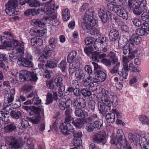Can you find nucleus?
<instances>
[{"label": "nucleus", "instance_id": "5701e85b", "mask_svg": "<svg viewBox=\"0 0 149 149\" xmlns=\"http://www.w3.org/2000/svg\"><path fill=\"white\" fill-rule=\"evenodd\" d=\"M21 102L17 100L16 101L15 103H11L9 105H7L6 106V107H4L3 108V110L5 109L6 112H9V111L11 110V109L9 107V105L12 106L13 109H16L19 107L21 106Z\"/></svg>", "mask_w": 149, "mask_h": 149}, {"label": "nucleus", "instance_id": "cd10ccee", "mask_svg": "<svg viewBox=\"0 0 149 149\" xmlns=\"http://www.w3.org/2000/svg\"><path fill=\"white\" fill-rule=\"evenodd\" d=\"M71 132L73 134L74 138V139L81 138L82 136V134L79 129L77 128L74 129L72 128Z\"/></svg>", "mask_w": 149, "mask_h": 149}, {"label": "nucleus", "instance_id": "1a4fd4ad", "mask_svg": "<svg viewBox=\"0 0 149 149\" xmlns=\"http://www.w3.org/2000/svg\"><path fill=\"white\" fill-rule=\"evenodd\" d=\"M107 39L104 37L99 38H97L94 42V47L97 50H101V46L104 45V46L107 45Z\"/></svg>", "mask_w": 149, "mask_h": 149}, {"label": "nucleus", "instance_id": "6e6d98bb", "mask_svg": "<svg viewBox=\"0 0 149 149\" xmlns=\"http://www.w3.org/2000/svg\"><path fill=\"white\" fill-rule=\"evenodd\" d=\"M139 119L143 124H149V119L147 117L144 115H141L139 117Z\"/></svg>", "mask_w": 149, "mask_h": 149}, {"label": "nucleus", "instance_id": "9b49d317", "mask_svg": "<svg viewBox=\"0 0 149 149\" xmlns=\"http://www.w3.org/2000/svg\"><path fill=\"white\" fill-rule=\"evenodd\" d=\"M72 126L70 124L63 123L60 126L59 129L61 132L63 134L68 135L72 131Z\"/></svg>", "mask_w": 149, "mask_h": 149}, {"label": "nucleus", "instance_id": "4c0bfd02", "mask_svg": "<svg viewBox=\"0 0 149 149\" xmlns=\"http://www.w3.org/2000/svg\"><path fill=\"white\" fill-rule=\"evenodd\" d=\"M77 55V52L74 51L71 52L68 54L67 57L68 62L70 63H72L73 59L76 57Z\"/></svg>", "mask_w": 149, "mask_h": 149}, {"label": "nucleus", "instance_id": "c9c22d12", "mask_svg": "<svg viewBox=\"0 0 149 149\" xmlns=\"http://www.w3.org/2000/svg\"><path fill=\"white\" fill-rule=\"evenodd\" d=\"M94 77H92L90 75L87 77L84 81L83 85L85 87L89 86L93 83H95L93 81Z\"/></svg>", "mask_w": 149, "mask_h": 149}, {"label": "nucleus", "instance_id": "e2e57ef3", "mask_svg": "<svg viewBox=\"0 0 149 149\" xmlns=\"http://www.w3.org/2000/svg\"><path fill=\"white\" fill-rule=\"evenodd\" d=\"M93 47L90 45L88 47H86L84 48V51L85 52L88 56L91 55L93 52Z\"/></svg>", "mask_w": 149, "mask_h": 149}, {"label": "nucleus", "instance_id": "473e14b6", "mask_svg": "<svg viewBox=\"0 0 149 149\" xmlns=\"http://www.w3.org/2000/svg\"><path fill=\"white\" fill-rule=\"evenodd\" d=\"M54 82L56 86L59 88H64L63 85V79L62 78L60 77H57L54 79Z\"/></svg>", "mask_w": 149, "mask_h": 149}, {"label": "nucleus", "instance_id": "7c9ffc66", "mask_svg": "<svg viewBox=\"0 0 149 149\" xmlns=\"http://www.w3.org/2000/svg\"><path fill=\"white\" fill-rule=\"evenodd\" d=\"M130 45V44L127 42L126 45L122 47L121 50L124 55H126L128 52H129L130 51L134 49V48L133 47H131Z\"/></svg>", "mask_w": 149, "mask_h": 149}, {"label": "nucleus", "instance_id": "a878e982", "mask_svg": "<svg viewBox=\"0 0 149 149\" xmlns=\"http://www.w3.org/2000/svg\"><path fill=\"white\" fill-rule=\"evenodd\" d=\"M139 142L141 149H148V142L145 137L140 138Z\"/></svg>", "mask_w": 149, "mask_h": 149}, {"label": "nucleus", "instance_id": "5fc2aeb1", "mask_svg": "<svg viewBox=\"0 0 149 149\" xmlns=\"http://www.w3.org/2000/svg\"><path fill=\"white\" fill-rule=\"evenodd\" d=\"M24 14L26 16H28L29 15L34 16L36 14V13L35 12V9H28L27 10H26L25 11L24 13Z\"/></svg>", "mask_w": 149, "mask_h": 149}, {"label": "nucleus", "instance_id": "79ce46f5", "mask_svg": "<svg viewBox=\"0 0 149 149\" xmlns=\"http://www.w3.org/2000/svg\"><path fill=\"white\" fill-rule=\"evenodd\" d=\"M136 34H132V36L129 39L128 42L130 44L131 47H133L134 48L135 46L134 43H135L136 40Z\"/></svg>", "mask_w": 149, "mask_h": 149}, {"label": "nucleus", "instance_id": "bb28decb", "mask_svg": "<svg viewBox=\"0 0 149 149\" xmlns=\"http://www.w3.org/2000/svg\"><path fill=\"white\" fill-rule=\"evenodd\" d=\"M27 2L31 7H38L42 5L39 0H27Z\"/></svg>", "mask_w": 149, "mask_h": 149}, {"label": "nucleus", "instance_id": "774afa93", "mask_svg": "<svg viewBox=\"0 0 149 149\" xmlns=\"http://www.w3.org/2000/svg\"><path fill=\"white\" fill-rule=\"evenodd\" d=\"M24 47H18L17 49L16 54L18 55V56L22 57L24 55Z\"/></svg>", "mask_w": 149, "mask_h": 149}, {"label": "nucleus", "instance_id": "f704fd0d", "mask_svg": "<svg viewBox=\"0 0 149 149\" xmlns=\"http://www.w3.org/2000/svg\"><path fill=\"white\" fill-rule=\"evenodd\" d=\"M16 127L14 123H13L7 124L5 127L6 131L8 132H12L15 131Z\"/></svg>", "mask_w": 149, "mask_h": 149}, {"label": "nucleus", "instance_id": "39448f33", "mask_svg": "<svg viewBox=\"0 0 149 149\" xmlns=\"http://www.w3.org/2000/svg\"><path fill=\"white\" fill-rule=\"evenodd\" d=\"M106 134L104 132H99L95 134L93 136L94 142L96 143H101L103 145L107 141Z\"/></svg>", "mask_w": 149, "mask_h": 149}, {"label": "nucleus", "instance_id": "6ab92c4d", "mask_svg": "<svg viewBox=\"0 0 149 149\" xmlns=\"http://www.w3.org/2000/svg\"><path fill=\"white\" fill-rule=\"evenodd\" d=\"M101 52H94L92 53L91 57L93 61H99V59L106 57V54L103 53L100 54Z\"/></svg>", "mask_w": 149, "mask_h": 149}, {"label": "nucleus", "instance_id": "4be33fe9", "mask_svg": "<svg viewBox=\"0 0 149 149\" xmlns=\"http://www.w3.org/2000/svg\"><path fill=\"white\" fill-rule=\"evenodd\" d=\"M75 75L78 81L83 80L85 77V75L84 71L79 69L76 70L75 73Z\"/></svg>", "mask_w": 149, "mask_h": 149}, {"label": "nucleus", "instance_id": "ddd939ff", "mask_svg": "<svg viewBox=\"0 0 149 149\" xmlns=\"http://www.w3.org/2000/svg\"><path fill=\"white\" fill-rule=\"evenodd\" d=\"M72 105L77 109H82L86 106V102L84 99L82 98H78L74 101Z\"/></svg>", "mask_w": 149, "mask_h": 149}, {"label": "nucleus", "instance_id": "9d476101", "mask_svg": "<svg viewBox=\"0 0 149 149\" xmlns=\"http://www.w3.org/2000/svg\"><path fill=\"white\" fill-rule=\"evenodd\" d=\"M95 76L93 81L95 83L102 82L106 79V75L105 73L101 70H97L95 72Z\"/></svg>", "mask_w": 149, "mask_h": 149}, {"label": "nucleus", "instance_id": "052dcab7", "mask_svg": "<svg viewBox=\"0 0 149 149\" xmlns=\"http://www.w3.org/2000/svg\"><path fill=\"white\" fill-rule=\"evenodd\" d=\"M21 125L23 128L27 129H29L30 126L28 120L23 119L21 120Z\"/></svg>", "mask_w": 149, "mask_h": 149}, {"label": "nucleus", "instance_id": "69168bd1", "mask_svg": "<svg viewBox=\"0 0 149 149\" xmlns=\"http://www.w3.org/2000/svg\"><path fill=\"white\" fill-rule=\"evenodd\" d=\"M53 99L52 94L48 93L47 94L45 104L47 105L51 103L53 101Z\"/></svg>", "mask_w": 149, "mask_h": 149}, {"label": "nucleus", "instance_id": "423d86ee", "mask_svg": "<svg viewBox=\"0 0 149 149\" xmlns=\"http://www.w3.org/2000/svg\"><path fill=\"white\" fill-rule=\"evenodd\" d=\"M98 15L101 21L104 23H106L109 18L111 19L113 16L109 11H108L106 13L103 10L101 9L98 11Z\"/></svg>", "mask_w": 149, "mask_h": 149}, {"label": "nucleus", "instance_id": "a18cd8bd", "mask_svg": "<svg viewBox=\"0 0 149 149\" xmlns=\"http://www.w3.org/2000/svg\"><path fill=\"white\" fill-rule=\"evenodd\" d=\"M97 130L102 128L103 126V121L101 120H98L94 122Z\"/></svg>", "mask_w": 149, "mask_h": 149}, {"label": "nucleus", "instance_id": "c756f323", "mask_svg": "<svg viewBox=\"0 0 149 149\" xmlns=\"http://www.w3.org/2000/svg\"><path fill=\"white\" fill-rule=\"evenodd\" d=\"M28 73L29 71L26 70L22 71L19 75V81L21 82H23L24 81H27L26 78Z\"/></svg>", "mask_w": 149, "mask_h": 149}, {"label": "nucleus", "instance_id": "0e129e2a", "mask_svg": "<svg viewBox=\"0 0 149 149\" xmlns=\"http://www.w3.org/2000/svg\"><path fill=\"white\" fill-rule=\"evenodd\" d=\"M101 62L107 66H110L112 64L109 59L105 58H102L101 60Z\"/></svg>", "mask_w": 149, "mask_h": 149}, {"label": "nucleus", "instance_id": "f257e3e1", "mask_svg": "<svg viewBox=\"0 0 149 149\" xmlns=\"http://www.w3.org/2000/svg\"><path fill=\"white\" fill-rule=\"evenodd\" d=\"M102 92L103 95L101 100L102 103L99 102L98 107L100 113L105 116L111 106L116 107L118 102L117 96L113 92L104 89H102Z\"/></svg>", "mask_w": 149, "mask_h": 149}, {"label": "nucleus", "instance_id": "09e8293b", "mask_svg": "<svg viewBox=\"0 0 149 149\" xmlns=\"http://www.w3.org/2000/svg\"><path fill=\"white\" fill-rule=\"evenodd\" d=\"M133 13L137 15H140L144 11L142 10L139 6L137 5L132 10Z\"/></svg>", "mask_w": 149, "mask_h": 149}, {"label": "nucleus", "instance_id": "4d7b16f0", "mask_svg": "<svg viewBox=\"0 0 149 149\" xmlns=\"http://www.w3.org/2000/svg\"><path fill=\"white\" fill-rule=\"evenodd\" d=\"M56 63L53 61H48L47 63L45 64L47 68H53L56 66Z\"/></svg>", "mask_w": 149, "mask_h": 149}, {"label": "nucleus", "instance_id": "72a5a7b5", "mask_svg": "<svg viewBox=\"0 0 149 149\" xmlns=\"http://www.w3.org/2000/svg\"><path fill=\"white\" fill-rule=\"evenodd\" d=\"M7 38V37L0 36V42L6 46L10 47L11 46V41Z\"/></svg>", "mask_w": 149, "mask_h": 149}, {"label": "nucleus", "instance_id": "2f4dec72", "mask_svg": "<svg viewBox=\"0 0 149 149\" xmlns=\"http://www.w3.org/2000/svg\"><path fill=\"white\" fill-rule=\"evenodd\" d=\"M63 19L64 21H67L70 19V17L69 10L68 8L63 10L62 13Z\"/></svg>", "mask_w": 149, "mask_h": 149}, {"label": "nucleus", "instance_id": "393cba45", "mask_svg": "<svg viewBox=\"0 0 149 149\" xmlns=\"http://www.w3.org/2000/svg\"><path fill=\"white\" fill-rule=\"evenodd\" d=\"M31 45L32 46L35 45L37 47H38L42 45L43 42L42 40L36 38H31Z\"/></svg>", "mask_w": 149, "mask_h": 149}, {"label": "nucleus", "instance_id": "338daca9", "mask_svg": "<svg viewBox=\"0 0 149 149\" xmlns=\"http://www.w3.org/2000/svg\"><path fill=\"white\" fill-rule=\"evenodd\" d=\"M136 35L138 36H143L145 35L146 32L143 28H138L136 30Z\"/></svg>", "mask_w": 149, "mask_h": 149}, {"label": "nucleus", "instance_id": "bf43d9fd", "mask_svg": "<svg viewBox=\"0 0 149 149\" xmlns=\"http://www.w3.org/2000/svg\"><path fill=\"white\" fill-rule=\"evenodd\" d=\"M82 95L85 97L89 96L91 95L92 93L91 91L86 88H84L81 91Z\"/></svg>", "mask_w": 149, "mask_h": 149}, {"label": "nucleus", "instance_id": "864d4df0", "mask_svg": "<svg viewBox=\"0 0 149 149\" xmlns=\"http://www.w3.org/2000/svg\"><path fill=\"white\" fill-rule=\"evenodd\" d=\"M41 100L39 97L36 96L33 98L32 100V104L34 105L38 106L41 103Z\"/></svg>", "mask_w": 149, "mask_h": 149}, {"label": "nucleus", "instance_id": "8fccbe9b", "mask_svg": "<svg viewBox=\"0 0 149 149\" xmlns=\"http://www.w3.org/2000/svg\"><path fill=\"white\" fill-rule=\"evenodd\" d=\"M73 144L75 146L79 147L82 145V140L81 138L73 139Z\"/></svg>", "mask_w": 149, "mask_h": 149}, {"label": "nucleus", "instance_id": "dca6fc26", "mask_svg": "<svg viewBox=\"0 0 149 149\" xmlns=\"http://www.w3.org/2000/svg\"><path fill=\"white\" fill-rule=\"evenodd\" d=\"M137 50H131L128 53V55L127 56H123L122 62H125L126 64L127 63H129L130 61L134 59L135 57L136 54V53Z\"/></svg>", "mask_w": 149, "mask_h": 149}, {"label": "nucleus", "instance_id": "a19ab883", "mask_svg": "<svg viewBox=\"0 0 149 149\" xmlns=\"http://www.w3.org/2000/svg\"><path fill=\"white\" fill-rule=\"evenodd\" d=\"M141 18L144 21L149 22V10H146L141 15Z\"/></svg>", "mask_w": 149, "mask_h": 149}, {"label": "nucleus", "instance_id": "a211bd4d", "mask_svg": "<svg viewBox=\"0 0 149 149\" xmlns=\"http://www.w3.org/2000/svg\"><path fill=\"white\" fill-rule=\"evenodd\" d=\"M119 33L118 30L113 29L111 30L109 33V38L112 41H115L119 37Z\"/></svg>", "mask_w": 149, "mask_h": 149}, {"label": "nucleus", "instance_id": "7ed1b4c3", "mask_svg": "<svg viewBox=\"0 0 149 149\" xmlns=\"http://www.w3.org/2000/svg\"><path fill=\"white\" fill-rule=\"evenodd\" d=\"M117 134L116 136L111 137L110 141L111 144L116 145L117 149H132L127 139L125 137L122 130L118 129Z\"/></svg>", "mask_w": 149, "mask_h": 149}, {"label": "nucleus", "instance_id": "58836bf2", "mask_svg": "<svg viewBox=\"0 0 149 149\" xmlns=\"http://www.w3.org/2000/svg\"><path fill=\"white\" fill-rule=\"evenodd\" d=\"M106 120L108 123H113L115 119V116L113 113H108L105 115Z\"/></svg>", "mask_w": 149, "mask_h": 149}, {"label": "nucleus", "instance_id": "b1692460", "mask_svg": "<svg viewBox=\"0 0 149 149\" xmlns=\"http://www.w3.org/2000/svg\"><path fill=\"white\" fill-rule=\"evenodd\" d=\"M10 115L14 119H18L22 118L23 113L21 111H11Z\"/></svg>", "mask_w": 149, "mask_h": 149}, {"label": "nucleus", "instance_id": "3c124183", "mask_svg": "<svg viewBox=\"0 0 149 149\" xmlns=\"http://www.w3.org/2000/svg\"><path fill=\"white\" fill-rule=\"evenodd\" d=\"M9 116V114L8 113L4 112L3 111H0V118L2 119V121L3 120L5 122L7 121Z\"/></svg>", "mask_w": 149, "mask_h": 149}, {"label": "nucleus", "instance_id": "603ef678", "mask_svg": "<svg viewBox=\"0 0 149 149\" xmlns=\"http://www.w3.org/2000/svg\"><path fill=\"white\" fill-rule=\"evenodd\" d=\"M41 120L40 115H35L34 117L30 118V120L33 124H38L39 123Z\"/></svg>", "mask_w": 149, "mask_h": 149}, {"label": "nucleus", "instance_id": "ea45409f", "mask_svg": "<svg viewBox=\"0 0 149 149\" xmlns=\"http://www.w3.org/2000/svg\"><path fill=\"white\" fill-rule=\"evenodd\" d=\"M86 129L88 132H92L97 130L93 122L88 123L86 125Z\"/></svg>", "mask_w": 149, "mask_h": 149}, {"label": "nucleus", "instance_id": "13d9d810", "mask_svg": "<svg viewBox=\"0 0 149 149\" xmlns=\"http://www.w3.org/2000/svg\"><path fill=\"white\" fill-rule=\"evenodd\" d=\"M32 111L33 112L35 115H40V113H43V109L33 106Z\"/></svg>", "mask_w": 149, "mask_h": 149}, {"label": "nucleus", "instance_id": "e433bc0d", "mask_svg": "<svg viewBox=\"0 0 149 149\" xmlns=\"http://www.w3.org/2000/svg\"><path fill=\"white\" fill-rule=\"evenodd\" d=\"M138 4L137 0H128L127 7L129 8L132 10L137 5H138Z\"/></svg>", "mask_w": 149, "mask_h": 149}, {"label": "nucleus", "instance_id": "f3484780", "mask_svg": "<svg viewBox=\"0 0 149 149\" xmlns=\"http://www.w3.org/2000/svg\"><path fill=\"white\" fill-rule=\"evenodd\" d=\"M17 63L19 65L26 67H31L33 63L29 59L24 58V57H19L18 59Z\"/></svg>", "mask_w": 149, "mask_h": 149}, {"label": "nucleus", "instance_id": "de8ad7c7", "mask_svg": "<svg viewBox=\"0 0 149 149\" xmlns=\"http://www.w3.org/2000/svg\"><path fill=\"white\" fill-rule=\"evenodd\" d=\"M11 42V45L13 44L14 46L16 47H17V48H18V47H23L24 46V43L21 41L19 42L16 40H13L12 42Z\"/></svg>", "mask_w": 149, "mask_h": 149}, {"label": "nucleus", "instance_id": "c03bdc74", "mask_svg": "<svg viewBox=\"0 0 149 149\" xmlns=\"http://www.w3.org/2000/svg\"><path fill=\"white\" fill-rule=\"evenodd\" d=\"M52 47H49L48 46L45 47L43 50V54H45L47 56H50L52 54V51L54 49H52Z\"/></svg>", "mask_w": 149, "mask_h": 149}, {"label": "nucleus", "instance_id": "680f3d73", "mask_svg": "<svg viewBox=\"0 0 149 149\" xmlns=\"http://www.w3.org/2000/svg\"><path fill=\"white\" fill-rule=\"evenodd\" d=\"M67 63L65 60H63L58 65V67L60 68L62 72L64 71L66 67Z\"/></svg>", "mask_w": 149, "mask_h": 149}, {"label": "nucleus", "instance_id": "6e6552de", "mask_svg": "<svg viewBox=\"0 0 149 149\" xmlns=\"http://www.w3.org/2000/svg\"><path fill=\"white\" fill-rule=\"evenodd\" d=\"M125 62H123V67L122 69V75L124 78L126 79L128 76V72L130 70L132 72L134 66L132 63H130L129 65V63H127L126 64Z\"/></svg>", "mask_w": 149, "mask_h": 149}, {"label": "nucleus", "instance_id": "c85d7f7f", "mask_svg": "<svg viewBox=\"0 0 149 149\" xmlns=\"http://www.w3.org/2000/svg\"><path fill=\"white\" fill-rule=\"evenodd\" d=\"M27 81H36L38 80V77L36 73L33 72L31 73L29 72V73L27 74Z\"/></svg>", "mask_w": 149, "mask_h": 149}, {"label": "nucleus", "instance_id": "aec40b11", "mask_svg": "<svg viewBox=\"0 0 149 149\" xmlns=\"http://www.w3.org/2000/svg\"><path fill=\"white\" fill-rule=\"evenodd\" d=\"M109 58V59L112 63V64L114 65L118 62V58L116 54L113 52L111 51L106 56Z\"/></svg>", "mask_w": 149, "mask_h": 149}, {"label": "nucleus", "instance_id": "f03ea898", "mask_svg": "<svg viewBox=\"0 0 149 149\" xmlns=\"http://www.w3.org/2000/svg\"><path fill=\"white\" fill-rule=\"evenodd\" d=\"M93 11L91 9H88L85 12L84 18V22L81 24L82 29L86 32L94 36L100 34L99 30L93 27L97 21L93 18Z\"/></svg>", "mask_w": 149, "mask_h": 149}, {"label": "nucleus", "instance_id": "49530a36", "mask_svg": "<svg viewBox=\"0 0 149 149\" xmlns=\"http://www.w3.org/2000/svg\"><path fill=\"white\" fill-rule=\"evenodd\" d=\"M49 46L52 47V49H54L56 47L55 44L57 42V39L53 38H50L49 40Z\"/></svg>", "mask_w": 149, "mask_h": 149}, {"label": "nucleus", "instance_id": "412c9836", "mask_svg": "<svg viewBox=\"0 0 149 149\" xmlns=\"http://www.w3.org/2000/svg\"><path fill=\"white\" fill-rule=\"evenodd\" d=\"M74 113L77 117L81 118L87 117L88 116L87 112L81 109L76 110L75 111Z\"/></svg>", "mask_w": 149, "mask_h": 149}, {"label": "nucleus", "instance_id": "2eb2a0df", "mask_svg": "<svg viewBox=\"0 0 149 149\" xmlns=\"http://www.w3.org/2000/svg\"><path fill=\"white\" fill-rule=\"evenodd\" d=\"M52 1V0H50L46 3L47 6L45 9V13L48 15H52L54 13V10L58 8V7L57 6L55 8V5L54 3H51Z\"/></svg>", "mask_w": 149, "mask_h": 149}, {"label": "nucleus", "instance_id": "4468645a", "mask_svg": "<svg viewBox=\"0 0 149 149\" xmlns=\"http://www.w3.org/2000/svg\"><path fill=\"white\" fill-rule=\"evenodd\" d=\"M9 145L11 146L13 149H17L21 148V145L19 143L16 139L15 137L10 136L8 137L6 139Z\"/></svg>", "mask_w": 149, "mask_h": 149}, {"label": "nucleus", "instance_id": "0eeeda50", "mask_svg": "<svg viewBox=\"0 0 149 149\" xmlns=\"http://www.w3.org/2000/svg\"><path fill=\"white\" fill-rule=\"evenodd\" d=\"M114 12L118 16L126 20L128 19V13L121 6L117 5L114 8Z\"/></svg>", "mask_w": 149, "mask_h": 149}, {"label": "nucleus", "instance_id": "20e7f679", "mask_svg": "<svg viewBox=\"0 0 149 149\" xmlns=\"http://www.w3.org/2000/svg\"><path fill=\"white\" fill-rule=\"evenodd\" d=\"M17 1L16 0H9L5 6L6 8L5 12L10 16H14L16 15L15 9L17 6Z\"/></svg>", "mask_w": 149, "mask_h": 149}, {"label": "nucleus", "instance_id": "f8f14e48", "mask_svg": "<svg viewBox=\"0 0 149 149\" xmlns=\"http://www.w3.org/2000/svg\"><path fill=\"white\" fill-rule=\"evenodd\" d=\"M43 27L34 26L30 29V33L32 36L40 37L44 35L45 32Z\"/></svg>", "mask_w": 149, "mask_h": 149}, {"label": "nucleus", "instance_id": "37998d69", "mask_svg": "<svg viewBox=\"0 0 149 149\" xmlns=\"http://www.w3.org/2000/svg\"><path fill=\"white\" fill-rule=\"evenodd\" d=\"M120 63L119 62H117L115 63V64L111 69L110 72L112 74L118 73L119 74V68L120 66Z\"/></svg>", "mask_w": 149, "mask_h": 149}]
</instances>
